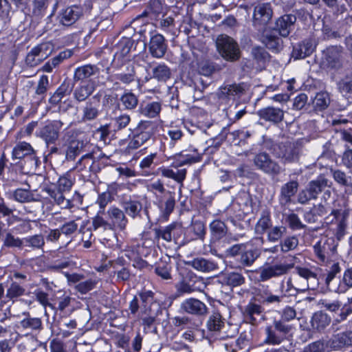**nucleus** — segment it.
Masks as SVG:
<instances>
[{
	"mask_svg": "<svg viewBox=\"0 0 352 352\" xmlns=\"http://www.w3.org/2000/svg\"><path fill=\"white\" fill-rule=\"evenodd\" d=\"M12 160L8 168V177L13 182L24 184L21 177L24 175L34 174L41 165L40 157L30 143L19 142L13 147L11 153Z\"/></svg>",
	"mask_w": 352,
	"mask_h": 352,
	"instance_id": "1",
	"label": "nucleus"
},
{
	"mask_svg": "<svg viewBox=\"0 0 352 352\" xmlns=\"http://www.w3.org/2000/svg\"><path fill=\"white\" fill-rule=\"evenodd\" d=\"M75 184V173L70 170L60 175L56 182L45 186L43 191L47 194V199L53 206L67 210L78 208L83 203L82 195L75 190L70 198L67 197Z\"/></svg>",
	"mask_w": 352,
	"mask_h": 352,
	"instance_id": "2",
	"label": "nucleus"
},
{
	"mask_svg": "<svg viewBox=\"0 0 352 352\" xmlns=\"http://www.w3.org/2000/svg\"><path fill=\"white\" fill-rule=\"evenodd\" d=\"M168 161V157L165 155L157 152L151 153L140 160L138 175L143 177L161 175L183 186L187 175L186 168H180L175 171L169 166H160Z\"/></svg>",
	"mask_w": 352,
	"mask_h": 352,
	"instance_id": "3",
	"label": "nucleus"
},
{
	"mask_svg": "<svg viewBox=\"0 0 352 352\" xmlns=\"http://www.w3.org/2000/svg\"><path fill=\"white\" fill-rule=\"evenodd\" d=\"M148 192L153 195V205L158 210L157 220L164 223L169 220L176 205V192L165 188L162 179L158 178L147 184Z\"/></svg>",
	"mask_w": 352,
	"mask_h": 352,
	"instance_id": "4",
	"label": "nucleus"
},
{
	"mask_svg": "<svg viewBox=\"0 0 352 352\" xmlns=\"http://www.w3.org/2000/svg\"><path fill=\"white\" fill-rule=\"evenodd\" d=\"M157 129L158 124L148 120H141L135 126L130 127L127 136L129 142L124 153L130 154L150 140H155Z\"/></svg>",
	"mask_w": 352,
	"mask_h": 352,
	"instance_id": "5",
	"label": "nucleus"
},
{
	"mask_svg": "<svg viewBox=\"0 0 352 352\" xmlns=\"http://www.w3.org/2000/svg\"><path fill=\"white\" fill-rule=\"evenodd\" d=\"M295 259L296 256L291 255L269 257L257 271L258 280L265 282L287 274L294 267Z\"/></svg>",
	"mask_w": 352,
	"mask_h": 352,
	"instance_id": "6",
	"label": "nucleus"
},
{
	"mask_svg": "<svg viewBox=\"0 0 352 352\" xmlns=\"http://www.w3.org/2000/svg\"><path fill=\"white\" fill-rule=\"evenodd\" d=\"M320 67L331 74H341L349 65L347 54L340 45H329L322 51Z\"/></svg>",
	"mask_w": 352,
	"mask_h": 352,
	"instance_id": "7",
	"label": "nucleus"
},
{
	"mask_svg": "<svg viewBox=\"0 0 352 352\" xmlns=\"http://www.w3.org/2000/svg\"><path fill=\"white\" fill-rule=\"evenodd\" d=\"M337 270L333 277L327 283V288L332 292L344 294L352 288V267L347 265L341 276V267L338 262H333L328 265V272L333 268Z\"/></svg>",
	"mask_w": 352,
	"mask_h": 352,
	"instance_id": "8",
	"label": "nucleus"
},
{
	"mask_svg": "<svg viewBox=\"0 0 352 352\" xmlns=\"http://www.w3.org/2000/svg\"><path fill=\"white\" fill-rule=\"evenodd\" d=\"M294 268L295 269V273L307 281L310 278H314L326 287L327 283H329L330 280L333 277L337 270V268L334 267L330 272H328V266L323 269L311 265L309 263L305 265H294Z\"/></svg>",
	"mask_w": 352,
	"mask_h": 352,
	"instance_id": "9",
	"label": "nucleus"
},
{
	"mask_svg": "<svg viewBox=\"0 0 352 352\" xmlns=\"http://www.w3.org/2000/svg\"><path fill=\"white\" fill-rule=\"evenodd\" d=\"M217 50L222 58L228 62L238 61L241 56V52L238 43L231 36L221 34L216 41Z\"/></svg>",
	"mask_w": 352,
	"mask_h": 352,
	"instance_id": "10",
	"label": "nucleus"
},
{
	"mask_svg": "<svg viewBox=\"0 0 352 352\" xmlns=\"http://www.w3.org/2000/svg\"><path fill=\"white\" fill-rule=\"evenodd\" d=\"M348 213L342 209H332L324 218L327 229L333 231L334 236L340 241L346 234Z\"/></svg>",
	"mask_w": 352,
	"mask_h": 352,
	"instance_id": "11",
	"label": "nucleus"
},
{
	"mask_svg": "<svg viewBox=\"0 0 352 352\" xmlns=\"http://www.w3.org/2000/svg\"><path fill=\"white\" fill-rule=\"evenodd\" d=\"M263 239L262 237L252 239L245 243L241 256L237 258L239 267H251L263 252Z\"/></svg>",
	"mask_w": 352,
	"mask_h": 352,
	"instance_id": "12",
	"label": "nucleus"
},
{
	"mask_svg": "<svg viewBox=\"0 0 352 352\" xmlns=\"http://www.w3.org/2000/svg\"><path fill=\"white\" fill-rule=\"evenodd\" d=\"M182 124L191 134L195 132V129L208 128L210 126L207 111L198 107H192L189 109L188 116L182 119Z\"/></svg>",
	"mask_w": 352,
	"mask_h": 352,
	"instance_id": "13",
	"label": "nucleus"
},
{
	"mask_svg": "<svg viewBox=\"0 0 352 352\" xmlns=\"http://www.w3.org/2000/svg\"><path fill=\"white\" fill-rule=\"evenodd\" d=\"M253 163L256 169L270 176L272 179L277 178L283 171L279 163L272 159L265 152L256 154L253 158Z\"/></svg>",
	"mask_w": 352,
	"mask_h": 352,
	"instance_id": "14",
	"label": "nucleus"
},
{
	"mask_svg": "<svg viewBox=\"0 0 352 352\" xmlns=\"http://www.w3.org/2000/svg\"><path fill=\"white\" fill-rule=\"evenodd\" d=\"M203 154L199 152L198 149L192 146H189L187 148L176 153L170 157L168 160H172L170 168H176L177 170L179 167L185 165H191L200 162L202 160Z\"/></svg>",
	"mask_w": 352,
	"mask_h": 352,
	"instance_id": "15",
	"label": "nucleus"
},
{
	"mask_svg": "<svg viewBox=\"0 0 352 352\" xmlns=\"http://www.w3.org/2000/svg\"><path fill=\"white\" fill-rule=\"evenodd\" d=\"M63 155L67 161H74L80 154L83 142L78 139L77 133L69 130L66 131L62 138Z\"/></svg>",
	"mask_w": 352,
	"mask_h": 352,
	"instance_id": "16",
	"label": "nucleus"
},
{
	"mask_svg": "<svg viewBox=\"0 0 352 352\" xmlns=\"http://www.w3.org/2000/svg\"><path fill=\"white\" fill-rule=\"evenodd\" d=\"M63 123L60 120H47L36 131L37 136L42 139L47 146L54 144L58 140Z\"/></svg>",
	"mask_w": 352,
	"mask_h": 352,
	"instance_id": "17",
	"label": "nucleus"
},
{
	"mask_svg": "<svg viewBox=\"0 0 352 352\" xmlns=\"http://www.w3.org/2000/svg\"><path fill=\"white\" fill-rule=\"evenodd\" d=\"M138 44V41L129 37L122 36L113 47L115 52L113 62L120 65H124L126 61L129 60V54L131 51L136 50Z\"/></svg>",
	"mask_w": 352,
	"mask_h": 352,
	"instance_id": "18",
	"label": "nucleus"
},
{
	"mask_svg": "<svg viewBox=\"0 0 352 352\" xmlns=\"http://www.w3.org/2000/svg\"><path fill=\"white\" fill-rule=\"evenodd\" d=\"M327 179L322 175L310 181L306 188L299 192L298 201L300 204H306L311 199H317L318 195L327 186Z\"/></svg>",
	"mask_w": 352,
	"mask_h": 352,
	"instance_id": "19",
	"label": "nucleus"
},
{
	"mask_svg": "<svg viewBox=\"0 0 352 352\" xmlns=\"http://www.w3.org/2000/svg\"><path fill=\"white\" fill-rule=\"evenodd\" d=\"M273 15V10L269 2H258L254 8L252 23L258 30L265 28L271 21Z\"/></svg>",
	"mask_w": 352,
	"mask_h": 352,
	"instance_id": "20",
	"label": "nucleus"
},
{
	"mask_svg": "<svg viewBox=\"0 0 352 352\" xmlns=\"http://www.w3.org/2000/svg\"><path fill=\"white\" fill-rule=\"evenodd\" d=\"M76 264L73 261V256L69 252L59 251L52 255L47 268L51 272L64 273V269H74Z\"/></svg>",
	"mask_w": 352,
	"mask_h": 352,
	"instance_id": "21",
	"label": "nucleus"
},
{
	"mask_svg": "<svg viewBox=\"0 0 352 352\" xmlns=\"http://www.w3.org/2000/svg\"><path fill=\"white\" fill-rule=\"evenodd\" d=\"M210 230V247L212 248L219 247L221 242L226 239L228 228L225 221L219 218L214 219L209 224Z\"/></svg>",
	"mask_w": 352,
	"mask_h": 352,
	"instance_id": "22",
	"label": "nucleus"
},
{
	"mask_svg": "<svg viewBox=\"0 0 352 352\" xmlns=\"http://www.w3.org/2000/svg\"><path fill=\"white\" fill-rule=\"evenodd\" d=\"M306 11L304 9L295 10V14H285L280 16L276 21L274 30L283 37H287L294 28L296 18L303 16Z\"/></svg>",
	"mask_w": 352,
	"mask_h": 352,
	"instance_id": "23",
	"label": "nucleus"
},
{
	"mask_svg": "<svg viewBox=\"0 0 352 352\" xmlns=\"http://www.w3.org/2000/svg\"><path fill=\"white\" fill-rule=\"evenodd\" d=\"M314 254L320 262H325L332 256L337 249V245L333 237H322L313 247Z\"/></svg>",
	"mask_w": 352,
	"mask_h": 352,
	"instance_id": "24",
	"label": "nucleus"
},
{
	"mask_svg": "<svg viewBox=\"0 0 352 352\" xmlns=\"http://www.w3.org/2000/svg\"><path fill=\"white\" fill-rule=\"evenodd\" d=\"M111 230L124 231L129 223L124 211L116 206L109 208L106 212Z\"/></svg>",
	"mask_w": 352,
	"mask_h": 352,
	"instance_id": "25",
	"label": "nucleus"
},
{
	"mask_svg": "<svg viewBox=\"0 0 352 352\" xmlns=\"http://www.w3.org/2000/svg\"><path fill=\"white\" fill-rule=\"evenodd\" d=\"M100 68L96 65L85 64L77 67L74 72V83L78 82H96V78H98Z\"/></svg>",
	"mask_w": 352,
	"mask_h": 352,
	"instance_id": "26",
	"label": "nucleus"
},
{
	"mask_svg": "<svg viewBox=\"0 0 352 352\" xmlns=\"http://www.w3.org/2000/svg\"><path fill=\"white\" fill-rule=\"evenodd\" d=\"M278 156L283 160L285 163L298 162L300 157V148L294 142L286 141L278 144Z\"/></svg>",
	"mask_w": 352,
	"mask_h": 352,
	"instance_id": "27",
	"label": "nucleus"
},
{
	"mask_svg": "<svg viewBox=\"0 0 352 352\" xmlns=\"http://www.w3.org/2000/svg\"><path fill=\"white\" fill-rule=\"evenodd\" d=\"M202 279L192 271H186L177 285V290L181 293L190 294L200 289Z\"/></svg>",
	"mask_w": 352,
	"mask_h": 352,
	"instance_id": "28",
	"label": "nucleus"
},
{
	"mask_svg": "<svg viewBox=\"0 0 352 352\" xmlns=\"http://www.w3.org/2000/svg\"><path fill=\"white\" fill-rule=\"evenodd\" d=\"M256 114L261 120L270 122L273 125H278L283 122L285 113L279 107L267 106L258 109Z\"/></svg>",
	"mask_w": 352,
	"mask_h": 352,
	"instance_id": "29",
	"label": "nucleus"
},
{
	"mask_svg": "<svg viewBox=\"0 0 352 352\" xmlns=\"http://www.w3.org/2000/svg\"><path fill=\"white\" fill-rule=\"evenodd\" d=\"M83 15V8L81 6L73 5L62 9L58 14L60 24L64 26H71Z\"/></svg>",
	"mask_w": 352,
	"mask_h": 352,
	"instance_id": "30",
	"label": "nucleus"
},
{
	"mask_svg": "<svg viewBox=\"0 0 352 352\" xmlns=\"http://www.w3.org/2000/svg\"><path fill=\"white\" fill-rule=\"evenodd\" d=\"M23 316L16 325L18 329L27 331V333H38L43 329L41 318L32 317L30 312H23Z\"/></svg>",
	"mask_w": 352,
	"mask_h": 352,
	"instance_id": "31",
	"label": "nucleus"
},
{
	"mask_svg": "<svg viewBox=\"0 0 352 352\" xmlns=\"http://www.w3.org/2000/svg\"><path fill=\"white\" fill-rule=\"evenodd\" d=\"M168 50V43L164 36L159 33L151 36L148 43V52L152 57L161 58L164 57Z\"/></svg>",
	"mask_w": 352,
	"mask_h": 352,
	"instance_id": "32",
	"label": "nucleus"
},
{
	"mask_svg": "<svg viewBox=\"0 0 352 352\" xmlns=\"http://www.w3.org/2000/svg\"><path fill=\"white\" fill-rule=\"evenodd\" d=\"M120 186L117 182H111L107 185L105 191L98 193L96 204L98 205V210L106 211V207L110 203L115 200L118 195Z\"/></svg>",
	"mask_w": 352,
	"mask_h": 352,
	"instance_id": "33",
	"label": "nucleus"
},
{
	"mask_svg": "<svg viewBox=\"0 0 352 352\" xmlns=\"http://www.w3.org/2000/svg\"><path fill=\"white\" fill-rule=\"evenodd\" d=\"M74 85L72 84L71 80L65 79L63 82L58 87L56 91L51 94L48 102L51 107H60V102L63 98L69 96L74 89Z\"/></svg>",
	"mask_w": 352,
	"mask_h": 352,
	"instance_id": "34",
	"label": "nucleus"
},
{
	"mask_svg": "<svg viewBox=\"0 0 352 352\" xmlns=\"http://www.w3.org/2000/svg\"><path fill=\"white\" fill-rule=\"evenodd\" d=\"M252 294V300L258 302L261 305L278 304L283 300V296L273 294L267 287L266 288H254Z\"/></svg>",
	"mask_w": 352,
	"mask_h": 352,
	"instance_id": "35",
	"label": "nucleus"
},
{
	"mask_svg": "<svg viewBox=\"0 0 352 352\" xmlns=\"http://www.w3.org/2000/svg\"><path fill=\"white\" fill-rule=\"evenodd\" d=\"M161 111L162 102L152 98L141 101L138 110L140 115L151 119L160 117Z\"/></svg>",
	"mask_w": 352,
	"mask_h": 352,
	"instance_id": "36",
	"label": "nucleus"
},
{
	"mask_svg": "<svg viewBox=\"0 0 352 352\" xmlns=\"http://www.w3.org/2000/svg\"><path fill=\"white\" fill-rule=\"evenodd\" d=\"M153 243L151 241H137L127 246L126 256L131 258V256L147 257L154 250Z\"/></svg>",
	"mask_w": 352,
	"mask_h": 352,
	"instance_id": "37",
	"label": "nucleus"
},
{
	"mask_svg": "<svg viewBox=\"0 0 352 352\" xmlns=\"http://www.w3.org/2000/svg\"><path fill=\"white\" fill-rule=\"evenodd\" d=\"M331 322V318L322 311L314 312L310 320L311 330L314 333H325Z\"/></svg>",
	"mask_w": 352,
	"mask_h": 352,
	"instance_id": "38",
	"label": "nucleus"
},
{
	"mask_svg": "<svg viewBox=\"0 0 352 352\" xmlns=\"http://www.w3.org/2000/svg\"><path fill=\"white\" fill-rule=\"evenodd\" d=\"M316 45L310 38L302 40L292 46V56L295 59H302L312 54L316 50Z\"/></svg>",
	"mask_w": 352,
	"mask_h": 352,
	"instance_id": "39",
	"label": "nucleus"
},
{
	"mask_svg": "<svg viewBox=\"0 0 352 352\" xmlns=\"http://www.w3.org/2000/svg\"><path fill=\"white\" fill-rule=\"evenodd\" d=\"M182 309L186 313L198 317L204 316L208 312V307L202 301L194 298H187L183 301Z\"/></svg>",
	"mask_w": 352,
	"mask_h": 352,
	"instance_id": "40",
	"label": "nucleus"
},
{
	"mask_svg": "<svg viewBox=\"0 0 352 352\" xmlns=\"http://www.w3.org/2000/svg\"><path fill=\"white\" fill-rule=\"evenodd\" d=\"M299 184L296 180H290L284 184L280 190L278 201L281 206H287L292 203V198L296 194Z\"/></svg>",
	"mask_w": 352,
	"mask_h": 352,
	"instance_id": "41",
	"label": "nucleus"
},
{
	"mask_svg": "<svg viewBox=\"0 0 352 352\" xmlns=\"http://www.w3.org/2000/svg\"><path fill=\"white\" fill-rule=\"evenodd\" d=\"M220 278L223 285L228 286L232 289L245 283V277L241 272L236 270L228 271L223 273Z\"/></svg>",
	"mask_w": 352,
	"mask_h": 352,
	"instance_id": "42",
	"label": "nucleus"
},
{
	"mask_svg": "<svg viewBox=\"0 0 352 352\" xmlns=\"http://www.w3.org/2000/svg\"><path fill=\"white\" fill-rule=\"evenodd\" d=\"M78 83L74 91V97L78 102L86 100L98 85L97 82H78Z\"/></svg>",
	"mask_w": 352,
	"mask_h": 352,
	"instance_id": "43",
	"label": "nucleus"
},
{
	"mask_svg": "<svg viewBox=\"0 0 352 352\" xmlns=\"http://www.w3.org/2000/svg\"><path fill=\"white\" fill-rule=\"evenodd\" d=\"M139 104L138 96L133 93L131 89H124L119 99V108L121 110L132 111Z\"/></svg>",
	"mask_w": 352,
	"mask_h": 352,
	"instance_id": "44",
	"label": "nucleus"
},
{
	"mask_svg": "<svg viewBox=\"0 0 352 352\" xmlns=\"http://www.w3.org/2000/svg\"><path fill=\"white\" fill-rule=\"evenodd\" d=\"M171 77V70L165 63H159L152 69V74L149 72L145 76L146 81L151 78L158 82H166Z\"/></svg>",
	"mask_w": 352,
	"mask_h": 352,
	"instance_id": "45",
	"label": "nucleus"
},
{
	"mask_svg": "<svg viewBox=\"0 0 352 352\" xmlns=\"http://www.w3.org/2000/svg\"><path fill=\"white\" fill-rule=\"evenodd\" d=\"M121 206L123 208L125 215L127 214L133 219L141 217L143 205L140 200L130 198L129 200L123 201L121 204Z\"/></svg>",
	"mask_w": 352,
	"mask_h": 352,
	"instance_id": "46",
	"label": "nucleus"
},
{
	"mask_svg": "<svg viewBox=\"0 0 352 352\" xmlns=\"http://www.w3.org/2000/svg\"><path fill=\"white\" fill-rule=\"evenodd\" d=\"M273 221L271 212L268 208L263 209L255 224L254 230L257 234L263 236L272 226Z\"/></svg>",
	"mask_w": 352,
	"mask_h": 352,
	"instance_id": "47",
	"label": "nucleus"
},
{
	"mask_svg": "<svg viewBox=\"0 0 352 352\" xmlns=\"http://www.w3.org/2000/svg\"><path fill=\"white\" fill-rule=\"evenodd\" d=\"M263 312L264 308L262 305L250 299L245 307L243 314L245 320H248L250 324H254L256 322V317L261 316Z\"/></svg>",
	"mask_w": 352,
	"mask_h": 352,
	"instance_id": "48",
	"label": "nucleus"
},
{
	"mask_svg": "<svg viewBox=\"0 0 352 352\" xmlns=\"http://www.w3.org/2000/svg\"><path fill=\"white\" fill-rule=\"evenodd\" d=\"M155 273L163 280L172 278V263L170 258L167 259L160 258L153 266Z\"/></svg>",
	"mask_w": 352,
	"mask_h": 352,
	"instance_id": "49",
	"label": "nucleus"
},
{
	"mask_svg": "<svg viewBox=\"0 0 352 352\" xmlns=\"http://www.w3.org/2000/svg\"><path fill=\"white\" fill-rule=\"evenodd\" d=\"M102 228L104 230H111L106 211L98 210L96 215L92 217L91 225L87 230L93 232Z\"/></svg>",
	"mask_w": 352,
	"mask_h": 352,
	"instance_id": "50",
	"label": "nucleus"
},
{
	"mask_svg": "<svg viewBox=\"0 0 352 352\" xmlns=\"http://www.w3.org/2000/svg\"><path fill=\"white\" fill-rule=\"evenodd\" d=\"M163 11V3L162 0H149L144 10L139 15H138L134 21L138 20L141 18L148 17L153 15L155 17L158 16Z\"/></svg>",
	"mask_w": 352,
	"mask_h": 352,
	"instance_id": "51",
	"label": "nucleus"
},
{
	"mask_svg": "<svg viewBox=\"0 0 352 352\" xmlns=\"http://www.w3.org/2000/svg\"><path fill=\"white\" fill-rule=\"evenodd\" d=\"M25 294V287L16 281H12L6 290L4 302L12 301L14 302Z\"/></svg>",
	"mask_w": 352,
	"mask_h": 352,
	"instance_id": "52",
	"label": "nucleus"
},
{
	"mask_svg": "<svg viewBox=\"0 0 352 352\" xmlns=\"http://www.w3.org/2000/svg\"><path fill=\"white\" fill-rule=\"evenodd\" d=\"M92 99L94 100V101H87L83 108L82 120L84 121L94 120L99 115L98 107L100 106V101L99 100H96V96H94Z\"/></svg>",
	"mask_w": 352,
	"mask_h": 352,
	"instance_id": "53",
	"label": "nucleus"
},
{
	"mask_svg": "<svg viewBox=\"0 0 352 352\" xmlns=\"http://www.w3.org/2000/svg\"><path fill=\"white\" fill-rule=\"evenodd\" d=\"M224 325V319L218 311H212L206 322V327L209 332H220Z\"/></svg>",
	"mask_w": 352,
	"mask_h": 352,
	"instance_id": "54",
	"label": "nucleus"
},
{
	"mask_svg": "<svg viewBox=\"0 0 352 352\" xmlns=\"http://www.w3.org/2000/svg\"><path fill=\"white\" fill-rule=\"evenodd\" d=\"M266 47L274 53H278L283 49V40L274 32H267L264 40Z\"/></svg>",
	"mask_w": 352,
	"mask_h": 352,
	"instance_id": "55",
	"label": "nucleus"
},
{
	"mask_svg": "<svg viewBox=\"0 0 352 352\" xmlns=\"http://www.w3.org/2000/svg\"><path fill=\"white\" fill-rule=\"evenodd\" d=\"M60 294L57 296L54 300L53 306L52 308L56 309L60 312L69 309L72 307V302L75 299L71 297L70 294L67 292H59Z\"/></svg>",
	"mask_w": 352,
	"mask_h": 352,
	"instance_id": "56",
	"label": "nucleus"
},
{
	"mask_svg": "<svg viewBox=\"0 0 352 352\" xmlns=\"http://www.w3.org/2000/svg\"><path fill=\"white\" fill-rule=\"evenodd\" d=\"M141 307L145 314H149L151 312V305L155 302V293L151 290L143 289L138 293Z\"/></svg>",
	"mask_w": 352,
	"mask_h": 352,
	"instance_id": "57",
	"label": "nucleus"
},
{
	"mask_svg": "<svg viewBox=\"0 0 352 352\" xmlns=\"http://www.w3.org/2000/svg\"><path fill=\"white\" fill-rule=\"evenodd\" d=\"M221 70V67L210 60H202L198 64V72L201 75L210 77Z\"/></svg>",
	"mask_w": 352,
	"mask_h": 352,
	"instance_id": "58",
	"label": "nucleus"
},
{
	"mask_svg": "<svg viewBox=\"0 0 352 352\" xmlns=\"http://www.w3.org/2000/svg\"><path fill=\"white\" fill-rule=\"evenodd\" d=\"M283 219L286 227L293 231L303 230L306 227V226L301 221L298 215L294 212L288 214H283Z\"/></svg>",
	"mask_w": 352,
	"mask_h": 352,
	"instance_id": "59",
	"label": "nucleus"
},
{
	"mask_svg": "<svg viewBox=\"0 0 352 352\" xmlns=\"http://www.w3.org/2000/svg\"><path fill=\"white\" fill-rule=\"evenodd\" d=\"M334 348L342 349L346 346H352V331L340 332L336 334L332 339Z\"/></svg>",
	"mask_w": 352,
	"mask_h": 352,
	"instance_id": "60",
	"label": "nucleus"
},
{
	"mask_svg": "<svg viewBox=\"0 0 352 352\" xmlns=\"http://www.w3.org/2000/svg\"><path fill=\"white\" fill-rule=\"evenodd\" d=\"M45 239L41 234L28 236L23 238V248H29L32 250H43Z\"/></svg>",
	"mask_w": 352,
	"mask_h": 352,
	"instance_id": "61",
	"label": "nucleus"
},
{
	"mask_svg": "<svg viewBox=\"0 0 352 352\" xmlns=\"http://www.w3.org/2000/svg\"><path fill=\"white\" fill-rule=\"evenodd\" d=\"M251 54L254 60L259 66L264 68L271 58L270 54L266 51V50L261 46L254 47L252 49Z\"/></svg>",
	"mask_w": 352,
	"mask_h": 352,
	"instance_id": "62",
	"label": "nucleus"
},
{
	"mask_svg": "<svg viewBox=\"0 0 352 352\" xmlns=\"http://www.w3.org/2000/svg\"><path fill=\"white\" fill-rule=\"evenodd\" d=\"M333 125L343 124L344 126L340 128L342 139L345 142L352 144V122H349L346 119H334L332 121Z\"/></svg>",
	"mask_w": 352,
	"mask_h": 352,
	"instance_id": "63",
	"label": "nucleus"
},
{
	"mask_svg": "<svg viewBox=\"0 0 352 352\" xmlns=\"http://www.w3.org/2000/svg\"><path fill=\"white\" fill-rule=\"evenodd\" d=\"M339 91L346 98H352V74H346L337 84Z\"/></svg>",
	"mask_w": 352,
	"mask_h": 352,
	"instance_id": "64",
	"label": "nucleus"
}]
</instances>
